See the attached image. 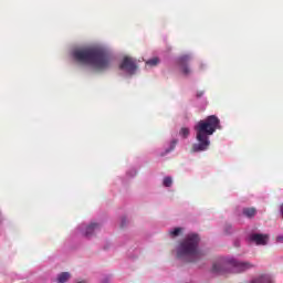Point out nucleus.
Masks as SVG:
<instances>
[{
	"label": "nucleus",
	"instance_id": "obj_6",
	"mask_svg": "<svg viewBox=\"0 0 283 283\" xmlns=\"http://www.w3.org/2000/svg\"><path fill=\"white\" fill-rule=\"evenodd\" d=\"M119 69L125 70L128 74H134L136 70H138V66H136V61H134V59L126 56L123 59Z\"/></svg>",
	"mask_w": 283,
	"mask_h": 283
},
{
	"label": "nucleus",
	"instance_id": "obj_16",
	"mask_svg": "<svg viewBox=\"0 0 283 283\" xmlns=\"http://www.w3.org/2000/svg\"><path fill=\"white\" fill-rule=\"evenodd\" d=\"M176 145H178V140L174 139L170 144V148L167 151V154H169V151H174V149H176Z\"/></svg>",
	"mask_w": 283,
	"mask_h": 283
},
{
	"label": "nucleus",
	"instance_id": "obj_14",
	"mask_svg": "<svg viewBox=\"0 0 283 283\" xmlns=\"http://www.w3.org/2000/svg\"><path fill=\"white\" fill-rule=\"evenodd\" d=\"M179 134L180 136H182V138H187L189 136V128L187 127L181 128Z\"/></svg>",
	"mask_w": 283,
	"mask_h": 283
},
{
	"label": "nucleus",
	"instance_id": "obj_15",
	"mask_svg": "<svg viewBox=\"0 0 283 283\" xmlns=\"http://www.w3.org/2000/svg\"><path fill=\"white\" fill-rule=\"evenodd\" d=\"M172 182L174 181H172L171 177L164 178V187H171Z\"/></svg>",
	"mask_w": 283,
	"mask_h": 283
},
{
	"label": "nucleus",
	"instance_id": "obj_11",
	"mask_svg": "<svg viewBox=\"0 0 283 283\" xmlns=\"http://www.w3.org/2000/svg\"><path fill=\"white\" fill-rule=\"evenodd\" d=\"M69 280H70V273H67V272H62V273L57 276V282H60V283L67 282Z\"/></svg>",
	"mask_w": 283,
	"mask_h": 283
},
{
	"label": "nucleus",
	"instance_id": "obj_18",
	"mask_svg": "<svg viewBox=\"0 0 283 283\" xmlns=\"http://www.w3.org/2000/svg\"><path fill=\"white\" fill-rule=\"evenodd\" d=\"M203 94H205L203 92L197 93V98H201V96H202Z\"/></svg>",
	"mask_w": 283,
	"mask_h": 283
},
{
	"label": "nucleus",
	"instance_id": "obj_12",
	"mask_svg": "<svg viewBox=\"0 0 283 283\" xmlns=\"http://www.w3.org/2000/svg\"><path fill=\"white\" fill-rule=\"evenodd\" d=\"M158 63H160V59H158V57H153V59L146 61V65H148V67H156V65H158Z\"/></svg>",
	"mask_w": 283,
	"mask_h": 283
},
{
	"label": "nucleus",
	"instance_id": "obj_17",
	"mask_svg": "<svg viewBox=\"0 0 283 283\" xmlns=\"http://www.w3.org/2000/svg\"><path fill=\"white\" fill-rule=\"evenodd\" d=\"M252 283H266V281L264 279H258L252 281Z\"/></svg>",
	"mask_w": 283,
	"mask_h": 283
},
{
	"label": "nucleus",
	"instance_id": "obj_10",
	"mask_svg": "<svg viewBox=\"0 0 283 283\" xmlns=\"http://www.w3.org/2000/svg\"><path fill=\"white\" fill-rule=\"evenodd\" d=\"M212 273H224V266L222 263H214L212 265Z\"/></svg>",
	"mask_w": 283,
	"mask_h": 283
},
{
	"label": "nucleus",
	"instance_id": "obj_3",
	"mask_svg": "<svg viewBox=\"0 0 283 283\" xmlns=\"http://www.w3.org/2000/svg\"><path fill=\"white\" fill-rule=\"evenodd\" d=\"M200 237L198 234H188L177 249V258L185 262H198L202 258V252L198 249Z\"/></svg>",
	"mask_w": 283,
	"mask_h": 283
},
{
	"label": "nucleus",
	"instance_id": "obj_1",
	"mask_svg": "<svg viewBox=\"0 0 283 283\" xmlns=\"http://www.w3.org/2000/svg\"><path fill=\"white\" fill-rule=\"evenodd\" d=\"M73 56L78 63L92 65L98 72H105L112 67V55L105 49L88 48L74 51Z\"/></svg>",
	"mask_w": 283,
	"mask_h": 283
},
{
	"label": "nucleus",
	"instance_id": "obj_4",
	"mask_svg": "<svg viewBox=\"0 0 283 283\" xmlns=\"http://www.w3.org/2000/svg\"><path fill=\"white\" fill-rule=\"evenodd\" d=\"M228 266L231 268L232 273H244V271H249V269H253V264L251 262H242L235 259H230L228 261Z\"/></svg>",
	"mask_w": 283,
	"mask_h": 283
},
{
	"label": "nucleus",
	"instance_id": "obj_13",
	"mask_svg": "<svg viewBox=\"0 0 283 283\" xmlns=\"http://www.w3.org/2000/svg\"><path fill=\"white\" fill-rule=\"evenodd\" d=\"M180 233H182V228H175L174 230L169 231V235L171 238H178V235H180Z\"/></svg>",
	"mask_w": 283,
	"mask_h": 283
},
{
	"label": "nucleus",
	"instance_id": "obj_9",
	"mask_svg": "<svg viewBox=\"0 0 283 283\" xmlns=\"http://www.w3.org/2000/svg\"><path fill=\"white\" fill-rule=\"evenodd\" d=\"M242 213H243V216H245V218H255V214L258 213V209L243 208Z\"/></svg>",
	"mask_w": 283,
	"mask_h": 283
},
{
	"label": "nucleus",
	"instance_id": "obj_5",
	"mask_svg": "<svg viewBox=\"0 0 283 283\" xmlns=\"http://www.w3.org/2000/svg\"><path fill=\"white\" fill-rule=\"evenodd\" d=\"M190 62H191V55H189V54L181 55L177 60V63L182 72V74H185L186 76H188V74H191V69H189Z\"/></svg>",
	"mask_w": 283,
	"mask_h": 283
},
{
	"label": "nucleus",
	"instance_id": "obj_7",
	"mask_svg": "<svg viewBox=\"0 0 283 283\" xmlns=\"http://www.w3.org/2000/svg\"><path fill=\"white\" fill-rule=\"evenodd\" d=\"M251 242H255V244L264 247L269 242V235L268 234H260V233H253L250 235Z\"/></svg>",
	"mask_w": 283,
	"mask_h": 283
},
{
	"label": "nucleus",
	"instance_id": "obj_2",
	"mask_svg": "<svg viewBox=\"0 0 283 283\" xmlns=\"http://www.w3.org/2000/svg\"><path fill=\"white\" fill-rule=\"evenodd\" d=\"M217 129H220V118H218V116L210 115L206 119L199 120L195 126L198 144L192 145L191 151L195 154L198 151H207L211 145L209 136H213Z\"/></svg>",
	"mask_w": 283,
	"mask_h": 283
},
{
	"label": "nucleus",
	"instance_id": "obj_19",
	"mask_svg": "<svg viewBox=\"0 0 283 283\" xmlns=\"http://www.w3.org/2000/svg\"><path fill=\"white\" fill-rule=\"evenodd\" d=\"M122 227H125V219L122 220Z\"/></svg>",
	"mask_w": 283,
	"mask_h": 283
},
{
	"label": "nucleus",
	"instance_id": "obj_8",
	"mask_svg": "<svg viewBox=\"0 0 283 283\" xmlns=\"http://www.w3.org/2000/svg\"><path fill=\"white\" fill-rule=\"evenodd\" d=\"M101 229V224L98 223H91L88 226H86L85 230H84V235L86 238H92V235H94L95 231H98Z\"/></svg>",
	"mask_w": 283,
	"mask_h": 283
}]
</instances>
